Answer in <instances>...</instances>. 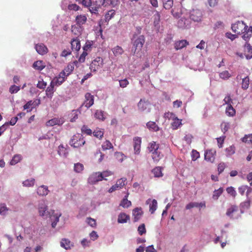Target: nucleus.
I'll list each match as a JSON object with an SVG mask.
<instances>
[{
	"label": "nucleus",
	"instance_id": "f257e3e1",
	"mask_svg": "<svg viewBox=\"0 0 252 252\" xmlns=\"http://www.w3.org/2000/svg\"><path fill=\"white\" fill-rule=\"evenodd\" d=\"M145 42V38L143 35L133 36L132 51L134 55L139 53L141 51Z\"/></svg>",
	"mask_w": 252,
	"mask_h": 252
},
{
	"label": "nucleus",
	"instance_id": "f03ea898",
	"mask_svg": "<svg viewBox=\"0 0 252 252\" xmlns=\"http://www.w3.org/2000/svg\"><path fill=\"white\" fill-rule=\"evenodd\" d=\"M231 29L233 32L239 34L246 32L248 30V26L243 21H237L235 24L232 25Z\"/></svg>",
	"mask_w": 252,
	"mask_h": 252
},
{
	"label": "nucleus",
	"instance_id": "7ed1b4c3",
	"mask_svg": "<svg viewBox=\"0 0 252 252\" xmlns=\"http://www.w3.org/2000/svg\"><path fill=\"white\" fill-rule=\"evenodd\" d=\"M70 145L74 147L78 148L85 143L83 135L79 133L74 135L70 141Z\"/></svg>",
	"mask_w": 252,
	"mask_h": 252
},
{
	"label": "nucleus",
	"instance_id": "20e7f679",
	"mask_svg": "<svg viewBox=\"0 0 252 252\" xmlns=\"http://www.w3.org/2000/svg\"><path fill=\"white\" fill-rule=\"evenodd\" d=\"M164 117L169 119H171L173 121L171 123V126L173 129H177L181 125H182V120L178 119L173 113H166L164 114Z\"/></svg>",
	"mask_w": 252,
	"mask_h": 252
},
{
	"label": "nucleus",
	"instance_id": "39448f33",
	"mask_svg": "<svg viewBox=\"0 0 252 252\" xmlns=\"http://www.w3.org/2000/svg\"><path fill=\"white\" fill-rule=\"evenodd\" d=\"M105 2V0H92V7L89 8V11L92 14H98V10Z\"/></svg>",
	"mask_w": 252,
	"mask_h": 252
},
{
	"label": "nucleus",
	"instance_id": "423d86ee",
	"mask_svg": "<svg viewBox=\"0 0 252 252\" xmlns=\"http://www.w3.org/2000/svg\"><path fill=\"white\" fill-rule=\"evenodd\" d=\"M103 64V60L102 58L97 57L94 59L90 64V69L92 71L95 72L100 69Z\"/></svg>",
	"mask_w": 252,
	"mask_h": 252
},
{
	"label": "nucleus",
	"instance_id": "0eeeda50",
	"mask_svg": "<svg viewBox=\"0 0 252 252\" xmlns=\"http://www.w3.org/2000/svg\"><path fill=\"white\" fill-rule=\"evenodd\" d=\"M202 17V11L198 9H192L190 13V18L194 22H199Z\"/></svg>",
	"mask_w": 252,
	"mask_h": 252
},
{
	"label": "nucleus",
	"instance_id": "6e6552de",
	"mask_svg": "<svg viewBox=\"0 0 252 252\" xmlns=\"http://www.w3.org/2000/svg\"><path fill=\"white\" fill-rule=\"evenodd\" d=\"M150 105L151 104L149 101L141 99L138 102L137 106L139 110L141 111H147L149 112L150 111Z\"/></svg>",
	"mask_w": 252,
	"mask_h": 252
},
{
	"label": "nucleus",
	"instance_id": "1a4fd4ad",
	"mask_svg": "<svg viewBox=\"0 0 252 252\" xmlns=\"http://www.w3.org/2000/svg\"><path fill=\"white\" fill-rule=\"evenodd\" d=\"M102 180H103V177L101 176V174L99 172L92 174L88 179L89 182L92 185L95 184L97 182Z\"/></svg>",
	"mask_w": 252,
	"mask_h": 252
},
{
	"label": "nucleus",
	"instance_id": "9d476101",
	"mask_svg": "<svg viewBox=\"0 0 252 252\" xmlns=\"http://www.w3.org/2000/svg\"><path fill=\"white\" fill-rule=\"evenodd\" d=\"M85 100L83 104V106H85L87 108L91 107L94 103V95H92L90 93H87L85 94Z\"/></svg>",
	"mask_w": 252,
	"mask_h": 252
},
{
	"label": "nucleus",
	"instance_id": "9b49d317",
	"mask_svg": "<svg viewBox=\"0 0 252 252\" xmlns=\"http://www.w3.org/2000/svg\"><path fill=\"white\" fill-rule=\"evenodd\" d=\"M216 151L215 150L211 149L206 150L204 154L205 159L210 162H213L215 159Z\"/></svg>",
	"mask_w": 252,
	"mask_h": 252
},
{
	"label": "nucleus",
	"instance_id": "f8f14e48",
	"mask_svg": "<svg viewBox=\"0 0 252 252\" xmlns=\"http://www.w3.org/2000/svg\"><path fill=\"white\" fill-rule=\"evenodd\" d=\"M47 209L48 207L45 204V201L43 200H41L39 203L38 207V212L40 216L42 217L47 216L48 214Z\"/></svg>",
	"mask_w": 252,
	"mask_h": 252
},
{
	"label": "nucleus",
	"instance_id": "ddd939ff",
	"mask_svg": "<svg viewBox=\"0 0 252 252\" xmlns=\"http://www.w3.org/2000/svg\"><path fill=\"white\" fill-rule=\"evenodd\" d=\"M141 143L142 141L140 137H135L133 138V148L135 154L140 153Z\"/></svg>",
	"mask_w": 252,
	"mask_h": 252
},
{
	"label": "nucleus",
	"instance_id": "4468645a",
	"mask_svg": "<svg viewBox=\"0 0 252 252\" xmlns=\"http://www.w3.org/2000/svg\"><path fill=\"white\" fill-rule=\"evenodd\" d=\"M236 79H242V82L241 84V87L242 89L245 90L249 88L250 84V79L248 76H245L243 78H242V75H238L236 77Z\"/></svg>",
	"mask_w": 252,
	"mask_h": 252
},
{
	"label": "nucleus",
	"instance_id": "2eb2a0df",
	"mask_svg": "<svg viewBox=\"0 0 252 252\" xmlns=\"http://www.w3.org/2000/svg\"><path fill=\"white\" fill-rule=\"evenodd\" d=\"M35 48L37 52L41 55H45L48 52L47 47L43 43L36 44Z\"/></svg>",
	"mask_w": 252,
	"mask_h": 252
},
{
	"label": "nucleus",
	"instance_id": "dca6fc26",
	"mask_svg": "<svg viewBox=\"0 0 252 252\" xmlns=\"http://www.w3.org/2000/svg\"><path fill=\"white\" fill-rule=\"evenodd\" d=\"M64 123V121L62 119L54 118L46 122V125L47 126H52L55 125L60 126Z\"/></svg>",
	"mask_w": 252,
	"mask_h": 252
},
{
	"label": "nucleus",
	"instance_id": "f3484780",
	"mask_svg": "<svg viewBox=\"0 0 252 252\" xmlns=\"http://www.w3.org/2000/svg\"><path fill=\"white\" fill-rule=\"evenodd\" d=\"M87 21V17L86 14L78 15L75 17V22L76 25L81 27L85 24Z\"/></svg>",
	"mask_w": 252,
	"mask_h": 252
},
{
	"label": "nucleus",
	"instance_id": "a211bd4d",
	"mask_svg": "<svg viewBox=\"0 0 252 252\" xmlns=\"http://www.w3.org/2000/svg\"><path fill=\"white\" fill-rule=\"evenodd\" d=\"M194 207H197V208H205L206 207V204L205 202L204 201L201 202L200 203H197V202H190L186 206V209L187 210L190 209Z\"/></svg>",
	"mask_w": 252,
	"mask_h": 252
},
{
	"label": "nucleus",
	"instance_id": "6ab92c4d",
	"mask_svg": "<svg viewBox=\"0 0 252 252\" xmlns=\"http://www.w3.org/2000/svg\"><path fill=\"white\" fill-rule=\"evenodd\" d=\"M143 213L141 208H136L133 210L132 214L134 217V221H137L142 217Z\"/></svg>",
	"mask_w": 252,
	"mask_h": 252
},
{
	"label": "nucleus",
	"instance_id": "aec40b11",
	"mask_svg": "<svg viewBox=\"0 0 252 252\" xmlns=\"http://www.w3.org/2000/svg\"><path fill=\"white\" fill-rule=\"evenodd\" d=\"M56 86L52 82H50V85L47 88L46 90V95L50 98H52L54 93L55 92L54 87Z\"/></svg>",
	"mask_w": 252,
	"mask_h": 252
},
{
	"label": "nucleus",
	"instance_id": "412c9836",
	"mask_svg": "<svg viewBox=\"0 0 252 252\" xmlns=\"http://www.w3.org/2000/svg\"><path fill=\"white\" fill-rule=\"evenodd\" d=\"M48 187L46 186L42 185L37 189V193L40 196H45L49 192Z\"/></svg>",
	"mask_w": 252,
	"mask_h": 252
},
{
	"label": "nucleus",
	"instance_id": "4be33fe9",
	"mask_svg": "<svg viewBox=\"0 0 252 252\" xmlns=\"http://www.w3.org/2000/svg\"><path fill=\"white\" fill-rule=\"evenodd\" d=\"M71 49L78 51L81 48L80 40L77 38L73 39L71 41Z\"/></svg>",
	"mask_w": 252,
	"mask_h": 252
},
{
	"label": "nucleus",
	"instance_id": "5701e85b",
	"mask_svg": "<svg viewBox=\"0 0 252 252\" xmlns=\"http://www.w3.org/2000/svg\"><path fill=\"white\" fill-rule=\"evenodd\" d=\"M78 62L77 61L73 62V63H70L68 64L67 66L64 69L67 75H70L74 68V65H77Z\"/></svg>",
	"mask_w": 252,
	"mask_h": 252
},
{
	"label": "nucleus",
	"instance_id": "b1692460",
	"mask_svg": "<svg viewBox=\"0 0 252 252\" xmlns=\"http://www.w3.org/2000/svg\"><path fill=\"white\" fill-rule=\"evenodd\" d=\"M189 44L186 40H179L175 43L174 47L176 50L181 49Z\"/></svg>",
	"mask_w": 252,
	"mask_h": 252
},
{
	"label": "nucleus",
	"instance_id": "393cba45",
	"mask_svg": "<svg viewBox=\"0 0 252 252\" xmlns=\"http://www.w3.org/2000/svg\"><path fill=\"white\" fill-rule=\"evenodd\" d=\"M128 195L129 193L127 192L126 195L121 202L120 205L123 208H128L131 205V201L127 199Z\"/></svg>",
	"mask_w": 252,
	"mask_h": 252
},
{
	"label": "nucleus",
	"instance_id": "a878e982",
	"mask_svg": "<svg viewBox=\"0 0 252 252\" xmlns=\"http://www.w3.org/2000/svg\"><path fill=\"white\" fill-rule=\"evenodd\" d=\"M82 28L81 26L77 25H72L71 26V32L77 36L81 34Z\"/></svg>",
	"mask_w": 252,
	"mask_h": 252
},
{
	"label": "nucleus",
	"instance_id": "bb28decb",
	"mask_svg": "<svg viewBox=\"0 0 252 252\" xmlns=\"http://www.w3.org/2000/svg\"><path fill=\"white\" fill-rule=\"evenodd\" d=\"M58 153L60 156L64 158H66L68 154L67 149L63 145H60L58 147Z\"/></svg>",
	"mask_w": 252,
	"mask_h": 252
},
{
	"label": "nucleus",
	"instance_id": "cd10ccee",
	"mask_svg": "<svg viewBox=\"0 0 252 252\" xmlns=\"http://www.w3.org/2000/svg\"><path fill=\"white\" fill-rule=\"evenodd\" d=\"M146 126L147 128L151 131H158L159 129L158 126L155 122L153 121H149L146 124Z\"/></svg>",
	"mask_w": 252,
	"mask_h": 252
},
{
	"label": "nucleus",
	"instance_id": "c85d7f7f",
	"mask_svg": "<svg viewBox=\"0 0 252 252\" xmlns=\"http://www.w3.org/2000/svg\"><path fill=\"white\" fill-rule=\"evenodd\" d=\"M238 208L237 206L232 205V206H231V207L230 208L227 209L226 213V215L230 218H233V214L235 213L238 212Z\"/></svg>",
	"mask_w": 252,
	"mask_h": 252
},
{
	"label": "nucleus",
	"instance_id": "c756f323",
	"mask_svg": "<svg viewBox=\"0 0 252 252\" xmlns=\"http://www.w3.org/2000/svg\"><path fill=\"white\" fill-rule=\"evenodd\" d=\"M130 219L129 216L124 213L120 214L118 216V221L119 223H124L127 222Z\"/></svg>",
	"mask_w": 252,
	"mask_h": 252
},
{
	"label": "nucleus",
	"instance_id": "7c9ffc66",
	"mask_svg": "<svg viewBox=\"0 0 252 252\" xmlns=\"http://www.w3.org/2000/svg\"><path fill=\"white\" fill-rule=\"evenodd\" d=\"M61 246L65 249L68 250L70 249L73 245L68 239H63L61 242Z\"/></svg>",
	"mask_w": 252,
	"mask_h": 252
},
{
	"label": "nucleus",
	"instance_id": "2f4dec72",
	"mask_svg": "<svg viewBox=\"0 0 252 252\" xmlns=\"http://www.w3.org/2000/svg\"><path fill=\"white\" fill-rule=\"evenodd\" d=\"M45 65L44 64V63L41 61H37L35 62L33 65L32 67L36 70L41 71L42 70L44 67Z\"/></svg>",
	"mask_w": 252,
	"mask_h": 252
},
{
	"label": "nucleus",
	"instance_id": "473e14b6",
	"mask_svg": "<svg viewBox=\"0 0 252 252\" xmlns=\"http://www.w3.org/2000/svg\"><path fill=\"white\" fill-rule=\"evenodd\" d=\"M112 51L114 55L116 57L122 55L124 52L123 49L119 46H116L114 47L112 49Z\"/></svg>",
	"mask_w": 252,
	"mask_h": 252
},
{
	"label": "nucleus",
	"instance_id": "72a5a7b5",
	"mask_svg": "<svg viewBox=\"0 0 252 252\" xmlns=\"http://www.w3.org/2000/svg\"><path fill=\"white\" fill-rule=\"evenodd\" d=\"M93 135L94 137L101 139L104 135L103 129L96 128L93 132Z\"/></svg>",
	"mask_w": 252,
	"mask_h": 252
},
{
	"label": "nucleus",
	"instance_id": "f704fd0d",
	"mask_svg": "<svg viewBox=\"0 0 252 252\" xmlns=\"http://www.w3.org/2000/svg\"><path fill=\"white\" fill-rule=\"evenodd\" d=\"M225 112L227 116L231 117L234 116L236 114V111L232 105L227 106L226 108Z\"/></svg>",
	"mask_w": 252,
	"mask_h": 252
},
{
	"label": "nucleus",
	"instance_id": "c9c22d12",
	"mask_svg": "<svg viewBox=\"0 0 252 252\" xmlns=\"http://www.w3.org/2000/svg\"><path fill=\"white\" fill-rule=\"evenodd\" d=\"M163 6L166 9H170L173 5V0H162Z\"/></svg>",
	"mask_w": 252,
	"mask_h": 252
},
{
	"label": "nucleus",
	"instance_id": "e433bc0d",
	"mask_svg": "<svg viewBox=\"0 0 252 252\" xmlns=\"http://www.w3.org/2000/svg\"><path fill=\"white\" fill-rule=\"evenodd\" d=\"M152 173L156 177H160L163 176L162 168L160 167H156L152 170Z\"/></svg>",
	"mask_w": 252,
	"mask_h": 252
},
{
	"label": "nucleus",
	"instance_id": "4c0bfd02",
	"mask_svg": "<svg viewBox=\"0 0 252 252\" xmlns=\"http://www.w3.org/2000/svg\"><path fill=\"white\" fill-rule=\"evenodd\" d=\"M149 150L150 153H153L158 151L159 148V145L157 144L155 142L153 141L149 144Z\"/></svg>",
	"mask_w": 252,
	"mask_h": 252
},
{
	"label": "nucleus",
	"instance_id": "58836bf2",
	"mask_svg": "<svg viewBox=\"0 0 252 252\" xmlns=\"http://www.w3.org/2000/svg\"><path fill=\"white\" fill-rule=\"evenodd\" d=\"M22 159V156L20 155L17 154L14 156L12 159L10 161V164L14 165L20 162Z\"/></svg>",
	"mask_w": 252,
	"mask_h": 252
},
{
	"label": "nucleus",
	"instance_id": "ea45409f",
	"mask_svg": "<svg viewBox=\"0 0 252 252\" xmlns=\"http://www.w3.org/2000/svg\"><path fill=\"white\" fill-rule=\"evenodd\" d=\"M102 149L103 151L113 149V146L112 143L109 141L106 140L101 145Z\"/></svg>",
	"mask_w": 252,
	"mask_h": 252
},
{
	"label": "nucleus",
	"instance_id": "a19ab883",
	"mask_svg": "<svg viewBox=\"0 0 252 252\" xmlns=\"http://www.w3.org/2000/svg\"><path fill=\"white\" fill-rule=\"evenodd\" d=\"M64 81V79L62 78V77H60L59 76L55 77L51 81L52 83H53V84H54L56 86H60Z\"/></svg>",
	"mask_w": 252,
	"mask_h": 252
},
{
	"label": "nucleus",
	"instance_id": "79ce46f5",
	"mask_svg": "<svg viewBox=\"0 0 252 252\" xmlns=\"http://www.w3.org/2000/svg\"><path fill=\"white\" fill-rule=\"evenodd\" d=\"M127 179L126 178H122L118 179L116 182V184L118 186L120 189L124 187L127 183Z\"/></svg>",
	"mask_w": 252,
	"mask_h": 252
},
{
	"label": "nucleus",
	"instance_id": "37998d69",
	"mask_svg": "<svg viewBox=\"0 0 252 252\" xmlns=\"http://www.w3.org/2000/svg\"><path fill=\"white\" fill-rule=\"evenodd\" d=\"M223 191V189L222 188H220L218 189L215 190L212 196L214 200H217L219 196L222 194Z\"/></svg>",
	"mask_w": 252,
	"mask_h": 252
},
{
	"label": "nucleus",
	"instance_id": "c03bdc74",
	"mask_svg": "<svg viewBox=\"0 0 252 252\" xmlns=\"http://www.w3.org/2000/svg\"><path fill=\"white\" fill-rule=\"evenodd\" d=\"M158 206V202L156 199H153L152 201V203L150 204V212L151 214H154L157 210Z\"/></svg>",
	"mask_w": 252,
	"mask_h": 252
},
{
	"label": "nucleus",
	"instance_id": "a18cd8bd",
	"mask_svg": "<svg viewBox=\"0 0 252 252\" xmlns=\"http://www.w3.org/2000/svg\"><path fill=\"white\" fill-rule=\"evenodd\" d=\"M152 153V157L155 162H158L161 158L162 156L160 155V153L157 151Z\"/></svg>",
	"mask_w": 252,
	"mask_h": 252
},
{
	"label": "nucleus",
	"instance_id": "49530a36",
	"mask_svg": "<svg viewBox=\"0 0 252 252\" xmlns=\"http://www.w3.org/2000/svg\"><path fill=\"white\" fill-rule=\"evenodd\" d=\"M115 15V11L111 9L108 11L105 15V21H109Z\"/></svg>",
	"mask_w": 252,
	"mask_h": 252
},
{
	"label": "nucleus",
	"instance_id": "de8ad7c7",
	"mask_svg": "<svg viewBox=\"0 0 252 252\" xmlns=\"http://www.w3.org/2000/svg\"><path fill=\"white\" fill-rule=\"evenodd\" d=\"M80 113L79 111L77 110H74L72 111L70 114L71 115V119L70 122H75L76 120L78 118V115Z\"/></svg>",
	"mask_w": 252,
	"mask_h": 252
},
{
	"label": "nucleus",
	"instance_id": "09e8293b",
	"mask_svg": "<svg viewBox=\"0 0 252 252\" xmlns=\"http://www.w3.org/2000/svg\"><path fill=\"white\" fill-rule=\"evenodd\" d=\"M242 140L243 142L248 144H252V134L245 135Z\"/></svg>",
	"mask_w": 252,
	"mask_h": 252
},
{
	"label": "nucleus",
	"instance_id": "8fccbe9b",
	"mask_svg": "<svg viewBox=\"0 0 252 252\" xmlns=\"http://www.w3.org/2000/svg\"><path fill=\"white\" fill-rule=\"evenodd\" d=\"M35 180L33 178L31 179H27L23 182L24 186L30 187H32L34 185Z\"/></svg>",
	"mask_w": 252,
	"mask_h": 252
},
{
	"label": "nucleus",
	"instance_id": "3c124183",
	"mask_svg": "<svg viewBox=\"0 0 252 252\" xmlns=\"http://www.w3.org/2000/svg\"><path fill=\"white\" fill-rule=\"evenodd\" d=\"M94 116L96 119L101 121L105 119L103 112L101 110H97L94 114Z\"/></svg>",
	"mask_w": 252,
	"mask_h": 252
},
{
	"label": "nucleus",
	"instance_id": "603ef678",
	"mask_svg": "<svg viewBox=\"0 0 252 252\" xmlns=\"http://www.w3.org/2000/svg\"><path fill=\"white\" fill-rule=\"evenodd\" d=\"M154 24L155 26L159 24L160 20V14L159 12L156 11V13L154 15Z\"/></svg>",
	"mask_w": 252,
	"mask_h": 252
},
{
	"label": "nucleus",
	"instance_id": "864d4df0",
	"mask_svg": "<svg viewBox=\"0 0 252 252\" xmlns=\"http://www.w3.org/2000/svg\"><path fill=\"white\" fill-rule=\"evenodd\" d=\"M220 77L223 79H228L231 77V75L227 70L220 72L219 74Z\"/></svg>",
	"mask_w": 252,
	"mask_h": 252
},
{
	"label": "nucleus",
	"instance_id": "5fc2aeb1",
	"mask_svg": "<svg viewBox=\"0 0 252 252\" xmlns=\"http://www.w3.org/2000/svg\"><path fill=\"white\" fill-rule=\"evenodd\" d=\"M84 166L82 164L77 163L74 164V169L76 172L80 173L83 170Z\"/></svg>",
	"mask_w": 252,
	"mask_h": 252
},
{
	"label": "nucleus",
	"instance_id": "6e6d98bb",
	"mask_svg": "<svg viewBox=\"0 0 252 252\" xmlns=\"http://www.w3.org/2000/svg\"><path fill=\"white\" fill-rule=\"evenodd\" d=\"M20 90V87L16 86L15 85L10 86L9 89V92L10 94H16Z\"/></svg>",
	"mask_w": 252,
	"mask_h": 252
},
{
	"label": "nucleus",
	"instance_id": "4d7b16f0",
	"mask_svg": "<svg viewBox=\"0 0 252 252\" xmlns=\"http://www.w3.org/2000/svg\"><path fill=\"white\" fill-rule=\"evenodd\" d=\"M61 216V214H57L55 215L51 216V219H53L52 217L55 219L54 221L52 223V226L53 228H55L56 227L57 222L59 220V218Z\"/></svg>",
	"mask_w": 252,
	"mask_h": 252
},
{
	"label": "nucleus",
	"instance_id": "13d9d810",
	"mask_svg": "<svg viewBox=\"0 0 252 252\" xmlns=\"http://www.w3.org/2000/svg\"><path fill=\"white\" fill-rule=\"evenodd\" d=\"M235 149L234 146H230L225 149V152L227 156L233 155L235 153Z\"/></svg>",
	"mask_w": 252,
	"mask_h": 252
},
{
	"label": "nucleus",
	"instance_id": "bf43d9fd",
	"mask_svg": "<svg viewBox=\"0 0 252 252\" xmlns=\"http://www.w3.org/2000/svg\"><path fill=\"white\" fill-rule=\"evenodd\" d=\"M227 192L232 196L235 197L236 195V192L234 188L232 187H228L226 189Z\"/></svg>",
	"mask_w": 252,
	"mask_h": 252
},
{
	"label": "nucleus",
	"instance_id": "052dcab7",
	"mask_svg": "<svg viewBox=\"0 0 252 252\" xmlns=\"http://www.w3.org/2000/svg\"><path fill=\"white\" fill-rule=\"evenodd\" d=\"M8 211V208L6 207L5 204H1L0 205V214L5 215Z\"/></svg>",
	"mask_w": 252,
	"mask_h": 252
},
{
	"label": "nucleus",
	"instance_id": "680f3d73",
	"mask_svg": "<svg viewBox=\"0 0 252 252\" xmlns=\"http://www.w3.org/2000/svg\"><path fill=\"white\" fill-rule=\"evenodd\" d=\"M81 3L85 7H89V9L92 7V0H82Z\"/></svg>",
	"mask_w": 252,
	"mask_h": 252
},
{
	"label": "nucleus",
	"instance_id": "e2e57ef3",
	"mask_svg": "<svg viewBox=\"0 0 252 252\" xmlns=\"http://www.w3.org/2000/svg\"><path fill=\"white\" fill-rule=\"evenodd\" d=\"M200 157V154L196 150H192L191 152V158L193 161L196 160Z\"/></svg>",
	"mask_w": 252,
	"mask_h": 252
},
{
	"label": "nucleus",
	"instance_id": "0e129e2a",
	"mask_svg": "<svg viewBox=\"0 0 252 252\" xmlns=\"http://www.w3.org/2000/svg\"><path fill=\"white\" fill-rule=\"evenodd\" d=\"M81 130L83 133H86L87 135H90L92 133V130L86 126H83L82 127Z\"/></svg>",
	"mask_w": 252,
	"mask_h": 252
},
{
	"label": "nucleus",
	"instance_id": "69168bd1",
	"mask_svg": "<svg viewBox=\"0 0 252 252\" xmlns=\"http://www.w3.org/2000/svg\"><path fill=\"white\" fill-rule=\"evenodd\" d=\"M223 101L224 102L225 104H227V106L231 105L232 102V99H231L230 95H226Z\"/></svg>",
	"mask_w": 252,
	"mask_h": 252
},
{
	"label": "nucleus",
	"instance_id": "338daca9",
	"mask_svg": "<svg viewBox=\"0 0 252 252\" xmlns=\"http://www.w3.org/2000/svg\"><path fill=\"white\" fill-rule=\"evenodd\" d=\"M221 130L222 131L225 133L227 131L229 127V124L228 123L223 122L221 123Z\"/></svg>",
	"mask_w": 252,
	"mask_h": 252
},
{
	"label": "nucleus",
	"instance_id": "774afa93",
	"mask_svg": "<svg viewBox=\"0 0 252 252\" xmlns=\"http://www.w3.org/2000/svg\"><path fill=\"white\" fill-rule=\"evenodd\" d=\"M138 231L140 235H143L146 233V228L144 224H142L138 227Z\"/></svg>",
	"mask_w": 252,
	"mask_h": 252
}]
</instances>
